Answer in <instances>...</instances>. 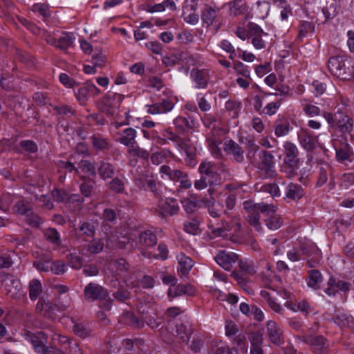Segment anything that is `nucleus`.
Returning <instances> with one entry per match:
<instances>
[{"instance_id":"f257e3e1","label":"nucleus","mask_w":354,"mask_h":354,"mask_svg":"<svg viewBox=\"0 0 354 354\" xmlns=\"http://www.w3.org/2000/svg\"><path fill=\"white\" fill-rule=\"evenodd\" d=\"M243 206L248 213L247 221L259 232L262 231V227L259 222V212L268 215L270 213H274L277 210V207L273 204L266 203H254L251 201H244Z\"/></svg>"},{"instance_id":"f03ea898","label":"nucleus","mask_w":354,"mask_h":354,"mask_svg":"<svg viewBox=\"0 0 354 354\" xmlns=\"http://www.w3.org/2000/svg\"><path fill=\"white\" fill-rule=\"evenodd\" d=\"M283 148L285 157L281 171L287 177L292 178L296 175L299 167V150L297 145L290 141L284 142Z\"/></svg>"},{"instance_id":"7ed1b4c3","label":"nucleus","mask_w":354,"mask_h":354,"mask_svg":"<svg viewBox=\"0 0 354 354\" xmlns=\"http://www.w3.org/2000/svg\"><path fill=\"white\" fill-rule=\"evenodd\" d=\"M21 335L27 342L32 344L35 351L39 354H65L60 349L53 346H46V337L41 331L33 333L25 330L22 332Z\"/></svg>"},{"instance_id":"20e7f679","label":"nucleus","mask_w":354,"mask_h":354,"mask_svg":"<svg viewBox=\"0 0 354 354\" xmlns=\"http://www.w3.org/2000/svg\"><path fill=\"white\" fill-rule=\"evenodd\" d=\"M322 115L330 127L337 129L342 133H351L353 130V119L346 115L329 112H323Z\"/></svg>"},{"instance_id":"39448f33","label":"nucleus","mask_w":354,"mask_h":354,"mask_svg":"<svg viewBox=\"0 0 354 354\" xmlns=\"http://www.w3.org/2000/svg\"><path fill=\"white\" fill-rule=\"evenodd\" d=\"M84 295L85 299L89 302L105 300L106 302L104 304V309L106 310L111 309V299L106 289L102 286L95 283H89L84 288Z\"/></svg>"},{"instance_id":"423d86ee","label":"nucleus","mask_w":354,"mask_h":354,"mask_svg":"<svg viewBox=\"0 0 354 354\" xmlns=\"http://www.w3.org/2000/svg\"><path fill=\"white\" fill-rule=\"evenodd\" d=\"M260 160L254 165L259 176L262 179L272 178L275 175L274 156L269 151L259 152Z\"/></svg>"},{"instance_id":"0eeeda50","label":"nucleus","mask_w":354,"mask_h":354,"mask_svg":"<svg viewBox=\"0 0 354 354\" xmlns=\"http://www.w3.org/2000/svg\"><path fill=\"white\" fill-rule=\"evenodd\" d=\"M126 239H128L127 243H130L131 247H151L156 245L157 241L156 234L150 230L136 232Z\"/></svg>"},{"instance_id":"6e6552de","label":"nucleus","mask_w":354,"mask_h":354,"mask_svg":"<svg viewBox=\"0 0 354 354\" xmlns=\"http://www.w3.org/2000/svg\"><path fill=\"white\" fill-rule=\"evenodd\" d=\"M299 250L301 254L308 257L307 266L310 268H314L322 259L321 250L317 246L310 241H303L299 242Z\"/></svg>"},{"instance_id":"1a4fd4ad","label":"nucleus","mask_w":354,"mask_h":354,"mask_svg":"<svg viewBox=\"0 0 354 354\" xmlns=\"http://www.w3.org/2000/svg\"><path fill=\"white\" fill-rule=\"evenodd\" d=\"M133 180L135 185L140 190L149 191L157 198L160 196L161 192L153 178L142 174L135 176Z\"/></svg>"},{"instance_id":"9d476101","label":"nucleus","mask_w":354,"mask_h":354,"mask_svg":"<svg viewBox=\"0 0 354 354\" xmlns=\"http://www.w3.org/2000/svg\"><path fill=\"white\" fill-rule=\"evenodd\" d=\"M190 77L196 89H205L210 82V71L207 68H193L190 72Z\"/></svg>"},{"instance_id":"9b49d317","label":"nucleus","mask_w":354,"mask_h":354,"mask_svg":"<svg viewBox=\"0 0 354 354\" xmlns=\"http://www.w3.org/2000/svg\"><path fill=\"white\" fill-rule=\"evenodd\" d=\"M100 92V89L90 82H86L74 91L76 99L81 104H84L90 97L97 95Z\"/></svg>"},{"instance_id":"f8f14e48","label":"nucleus","mask_w":354,"mask_h":354,"mask_svg":"<svg viewBox=\"0 0 354 354\" xmlns=\"http://www.w3.org/2000/svg\"><path fill=\"white\" fill-rule=\"evenodd\" d=\"M263 36H268V33L265 32L259 25L254 23L250 24L249 39L255 49L261 50L266 47V41L263 39Z\"/></svg>"},{"instance_id":"ddd939ff","label":"nucleus","mask_w":354,"mask_h":354,"mask_svg":"<svg viewBox=\"0 0 354 354\" xmlns=\"http://www.w3.org/2000/svg\"><path fill=\"white\" fill-rule=\"evenodd\" d=\"M179 211V205L176 199L167 198L165 200L158 201L156 212L162 217L171 216L176 214Z\"/></svg>"},{"instance_id":"4468645a","label":"nucleus","mask_w":354,"mask_h":354,"mask_svg":"<svg viewBox=\"0 0 354 354\" xmlns=\"http://www.w3.org/2000/svg\"><path fill=\"white\" fill-rule=\"evenodd\" d=\"M324 292L329 297H334L338 292H346L351 288V283L334 277H330L327 282Z\"/></svg>"},{"instance_id":"2eb2a0df","label":"nucleus","mask_w":354,"mask_h":354,"mask_svg":"<svg viewBox=\"0 0 354 354\" xmlns=\"http://www.w3.org/2000/svg\"><path fill=\"white\" fill-rule=\"evenodd\" d=\"M328 67L332 75L337 77L346 80L347 77V68L342 57H333L328 62Z\"/></svg>"},{"instance_id":"dca6fc26","label":"nucleus","mask_w":354,"mask_h":354,"mask_svg":"<svg viewBox=\"0 0 354 354\" xmlns=\"http://www.w3.org/2000/svg\"><path fill=\"white\" fill-rule=\"evenodd\" d=\"M136 137V130L132 127H127L116 133L115 140L127 147L129 150L137 144Z\"/></svg>"},{"instance_id":"f3484780","label":"nucleus","mask_w":354,"mask_h":354,"mask_svg":"<svg viewBox=\"0 0 354 354\" xmlns=\"http://www.w3.org/2000/svg\"><path fill=\"white\" fill-rule=\"evenodd\" d=\"M216 262L225 270H230L238 260V255L232 252L220 251L214 257Z\"/></svg>"},{"instance_id":"a211bd4d","label":"nucleus","mask_w":354,"mask_h":354,"mask_svg":"<svg viewBox=\"0 0 354 354\" xmlns=\"http://www.w3.org/2000/svg\"><path fill=\"white\" fill-rule=\"evenodd\" d=\"M202 202L209 215L214 218H220L223 214H227L223 203L219 201H216L212 197L204 198Z\"/></svg>"},{"instance_id":"6ab92c4d","label":"nucleus","mask_w":354,"mask_h":354,"mask_svg":"<svg viewBox=\"0 0 354 354\" xmlns=\"http://www.w3.org/2000/svg\"><path fill=\"white\" fill-rule=\"evenodd\" d=\"M297 137L300 145L308 151L314 150L318 142V137L314 136L307 129H301L297 133Z\"/></svg>"},{"instance_id":"aec40b11","label":"nucleus","mask_w":354,"mask_h":354,"mask_svg":"<svg viewBox=\"0 0 354 354\" xmlns=\"http://www.w3.org/2000/svg\"><path fill=\"white\" fill-rule=\"evenodd\" d=\"M267 335L269 341L276 346H280L284 342L283 331L274 321L267 322Z\"/></svg>"},{"instance_id":"412c9836","label":"nucleus","mask_w":354,"mask_h":354,"mask_svg":"<svg viewBox=\"0 0 354 354\" xmlns=\"http://www.w3.org/2000/svg\"><path fill=\"white\" fill-rule=\"evenodd\" d=\"M174 106L172 101L167 99L162 100L160 102L154 103L151 105H146L147 112L149 114H164L171 111Z\"/></svg>"},{"instance_id":"4be33fe9","label":"nucleus","mask_w":354,"mask_h":354,"mask_svg":"<svg viewBox=\"0 0 354 354\" xmlns=\"http://www.w3.org/2000/svg\"><path fill=\"white\" fill-rule=\"evenodd\" d=\"M333 168L328 163L322 164L319 168V176L317 182V186L322 187L324 185L328 179V176H330V182L329 185L331 186V188L334 187L335 185V179L333 175Z\"/></svg>"},{"instance_id":"5701e85b","label":"nucleus","mask_w":354,"mask_h":354,"mask_svg":"<svg viewBox=\"0 0 354 354\" xmlns=\"http://www.w3.org/2000/svg\"><path fill=\"white\" fill-rule=\"evenodd\" d=\"M299 338L302 342L312 346L317 351H320L328 346V340L322 335L314 337L312 335H303L299 336Z\"/></svg>"},{"instance_id":"b1692460","label":"nucleus","mask_w":354,"mask_h":354,"mask_svg":"<svg viewBox=\"0 0 354 354\" xmlns=\"http://www.w3.org/2000/svg\"><path fill=\"white\" fill-rule=\"evenodd\" d=\"M225 151L227 153H230L233 156V159L241 163L244 160V151L241 147L233 140H230L225 143Z\"/></svg>"},{"instance_id":"393cba45","label":"nucleus","mask_w":354,"mask_h":354,"mask_svg":"<svg viewBox=\"0 0 354 354\" xmlns=\"http://www.w3.org/2000/svg\"><path fill=\"white\" fill-rule=\"evenodd\" d=\"M220 10L221 9L216 6H211L207 5L201 14L203 23L207 27L212 26L220 12Z\"/></svg>"},{"instance_id":"a878e982","label":"nucleus","mask_w":354,"mask_h":354,"mask_svg":"<svg viewBox=\"0 0 354 354\" xmlns=\"http://www.w3.org/2000/svg\"><path fill=\"white\" fill-rule=\"evenodd\" d=\"M178 262V272L182 276H186L189 272L194 266L193 260L184 253H180L177 255Z\"/></svg>"},{"instance_id":"bb28decb","label":"nucleus","mask_w":354,"mask_h":354,"mask_svg":"<svg viewBox=\"0 0 354 354\" xmlns=\"http://www.w3.org/2000/svg\"><path fill=\"white\" fill-rule=\"evenodd\" d=\"M229 15L236 17L243 15L248 10V6L245 0H232L227 3Z\"/></svg>"},{"instance_id":"cd10ccee","label":"nucleus","mask_w":354,"mask_h":354,"mask_svg":"<svg viewBox=\"0 0 354 354\" xmlns=\"http://www.w3.org/2000/svg\"><path fill=\"white\" fill-rule=\"evenodd\" d=\"M175 155L173 152L167 148L160 149L151 155V161L152 164L158 165L165 161H168L174 158Z\"/></svg>"},{"instance_id":"c85d7f7f","label":"nucleus","mask_w":354,"mask_h":354,"mask_svg":"<svg viewBox=\"0 0 354 354\" xmlns=\"http://www.w3.org/2000/svg\"><path fill=\"white\" fill-rule=\"evenodd\" d=\"M160 173L163 179H168L172 181H178L185 176V172L179 169H172L168 165H162L160 167Z\"/></svg>"},{"instance_id":"c756f323","label":"nucleus","mask_w":354,"mask_h":354,"mask_svg":"<svg viewBox=\"0 0 354 354\" xmlns=\"http://www.w3.org/2000/svg\"><path fill=\"white\" fill-rule=\"evenodd\" d=\"M285 196L291 200H299L304 195V191L299 185L290 183L285 188Z\"/></svg>"},{"instance_id":"7c9ffc66","label":"nucleus","mask_w":354,"mask_h":354,"mask_svg":"<svg viewBox=\"0 0 354 354\" xmlns=\"http://www.w3.org/2000/svg\"><path fill=\"white\" fill-rule=\"evenodd\" d=\"M333 319L335 323L340 327L348 326L349 328H354V319L348 314L337 310L336 311Z\"/></svg>"},{"instance_id":"2f4dec72","label":"nucleus","mask_w":354,"mask_h":354,"mask_svg":"<svg viewBox=\"0 0 354 354\" xmlns=\"http://www.w3.org/2000/svg\"><path fill=\"white\" fill-rule=\"evenodd\" d=\"M75 40V37L73 33L68 32H62L61 35L58 37L57 48L62 50H66L71 47Z\"/></svg>"},{"instance_id":"473e14b6","label":"nucleus","mask_w":354,"mask_h":354,"mask_svg":"<svg viewBox=\"0 0 354 354\" xmlns=\"http://www.w3.org/2000/svg\"><path fill=\"white\" fill-rule=\"evenodd\" d=\"M335 151L337 160L339 162L349 160L351 156L353 155L352 149L346 142L342 143L338 148L335 149Z\"/></svg>"},{"instance_id":"72a5a7b5","label":"nucleus","mask_w":354,"mask_h":354,"mask_svg":"<svg viewBox=\"0 0 354 354\" xmlns=\"http://www.w3.org/2000/svg\"><path fill=\"white\" fill-rule=\"evenodd\" d=\"M91 140L96 150H109L111 147L109 140L100 134H94L91 137Z\"/></svg>"},{"instance_id":"f704fd0d","label":"nucleus","mask_w":354,"mask_h":354,"mask_svg":"<svg viewBox=\"0 0 354 354\" xmlns=\"http://www.w3.org/2000/svg\"><path fill=\"white\" fill-rule=\"evenodd\" d=\"M97 172L100 178L103 180L111 178L115 174V168L110 162L100 161L97 168Z\"/></svg>"},{"instance_id":"c9c22d12","label":"nucleus","mask_w":354,"mask_h":354,"mask_svg":"<svg viewBox=\"0 0 354 354\" xmlns=\"http://www.w3.org/2000/svg\"><path fill=\"white\" fill-rule=\"evenodd\" d=\"M323 277L321 272L317 270H310L308 271V278L307 285L308 287L317 290L319 288V284L322 282Z\"/></svg>"},{"instance_id":"e433bc0d","label":"nucleus","mask_w":354,"mask_h":354,"mask_svg":"<svg viewBox=\"0 0 354 354\" xmlns=\"http://www.w3.org/2000/svg\"><path fill=\"white\" fill-rule=\"evenodd\" d=\"M198 171L206 177L214 176L216 174V165L211 161H203L198 167Z\"/></svg>"},{"instance_id":"4c0bfd02","label":"nucleus","mask_w":354,"mask_h":354,"mask_svg":"<svg viewBox=\"0 0 354 354\" xmlns=\"http://www.w3.org/2000/svg\"><path fill=\"white\" fill-rule=\"evenodd\" d=\"M207 142L208 147L210 150L212 155L216 158H221L222 156V152L218 145L221 144V142L216 138H213L212 136H207L206 138Z\"/></svg>"},{"instance_id":"58836bf2","label":"nucleus","mask_w":354,"mask_h":354,"mask_svg":"<svg viewBox=\"0 0 354 354\" xmlns=\"http://www.w3.org/2000/svg\"><path fill=\"white\" fill-rule=\"evenodd\" d=\"M29 297L32 301H35L39 298V295L42 292L41 282L37 279H32L30 281L29 286Z\"/></svg>"},{"instance_id":"ea45409f","label":"nucleus","mask_w":354,"mask_h":354,"mask_svg":"<svg viewBox=\"0 0 354 354\" xmlns=\"http://www.w3.org/2000/svg\"><path fill=\"white\" fill-rule=\"evenodd\" d=\"M301 105L303 111L309 117L318 116L322 113L321 109L318 106L310 103L308 100H303L301 101Z\"/></svg>"},{"instance_id":"a19ab883","label":"nucleus","mask_w":354,"mask_h":354,"mask_svg":"<svg viewBox=\"0 0 354 354\" xmlns=\"http://www.w3.org/2000/svg\"><path fill=\"white\" fill-rule=\"evenodd\" d=\"M127 153L131 156H136L144 160H148L149 158H151L149 153L146 149L140 147L138 143L134 145L133 147L129 148Z\"/></svg>"},{"instance_id":"79ce46f5","label":"nucleus","mask_w":354,"mask_h":354,"mask_svg":"<svg viewBox=\"0 0 354 354\" xmlns=\"http://www.w3.org/2000/svg\"><path fill=\"white\" fill-rule=\"evenodd\" d=\"M5 281L6 283V286H8L9 283H10L14 288V291H12L11 289L7 290V293L10 294L11 297H15L17 295L18 291H19L21 289V284L19 280L17 278L15 277L14 276L9 274L6 276Z\"/></svg>"},{"instance_id":"37998d69","label":"nucleus","mask_w":354,"mask_h":354,"mask_svg":"<svg viewBox=\"0 0 354 354\" xmlns=\"http://www.w3.org/2000/svg\"><path fill=\"white\" fill-rule=\"evenodd\" d=\"M46 239L56 246L61 244L60 234L55 228H48L44 232Z\"/></svg>"},{"instance_id":"c03bdc74","label":"nucleus","mask_w":354,"mask_h":354,"mask_svg":"<svg viewBox=\"0 0 354 354\" xmlns=\"http://www.w3.org/2000/svg\"><path fill=\"white\" fill-rule=\"evenodd\" d=\"M184 230L190 234L196 235L200 233L199 222L196 219L186 221L183 224Z\"/></svg>"},{"instance_id":"a18cd8bd","label":"nucleus","mask_w":354,"mask_h":354,"mask_svg":"<svg viewBox=\"0 0 354 354\" xmlns=\"http://www.w3.org/2000/svg\"><path fill=\"white\" fill-rule=\"evenodd\" d=\"M96 227L97 224L93 221L84 222L80 225V231L83 234L92 237L95 233Z\"/></svg>"},{"instance_id":"49530a36","label":"nucleus","mask_w":354,"mask_h":354,"mask_svg":"<svg viewBox=\"0 0 354 354\" xmlns=\"http://www.w3.org/2000/svg\"><path fill=\"white\" fill-rule=\"evenodd\" d=\"M196 11H190L189 9L183 8V17L184 21L191 25H196L198 23L199 17Z\"/></svg>"},{"instance_id":"de8ad7c7","label":"nucleus","mask_w":354,"mask_h":354,"mask_svg":"<svg viewBox=\"0 0 354 354\" xmlns=\"http://www.w3.org/2000/svg\"><path fill=\"white\" fill-rule=\"evenodd\" d=\"M265 223L271 230H278L283 224L282 218L279 215H272L265 220Z\"/></svg>"},{"instance_id":"09e8293b","label":"nucleus","mask_w":354,"mask_h":354,"mask_svg":"<svg viewBox=\"0 0 354 354\" xmlns=\"http://www.w3.org/2000/svg\"><path fill=\"white\" fill-rule=\"evenodd\" d=\"M109 189L115 194H122L125 191V185L122 180L115 177L109 183Z\"/></svg>"},{"instance_id":"8fccbe9b","label":"nucleus","mask_w":354,"mask_h":354,"mask_svg":"<svg viewBox=\"0 0 354 354\" xmlns=\"http://www.w3.org/2000/svg\"><path fill=\"white\" fill-rule=\"evenodd\" d=\"M200 94L197 95V102L200 110L203 112H207L211 109V104L209 99L211 97L210 94L206 93L205 95L200 97Z\"/></svg>"},{"instance_id":"3c124183","label":"nucleus","mask_w":354,"mask_h":354,"mask_svg":"<svg viewBox=\"0 0 354 354\" xmlns=\"http://www.w3.org/2000/svg\"><path fill=\"white\" fill-rule=\"evenodd\" d=\"M113 300L119 302H125L130 299L131 294L127 290L120 288L112 293Z\"/></svg>"},{"instance_id":"603ef678","label":"nucleus","mask_w":354,"mask_h":354,"mask_svg":"<svg viewBox=\"0 0 354 354\" xmlns=\"http://www.w3.org/2000/svg\"><path fill=\"white\" fill-rule=\"evenodd\" d=\"M261 191L270 194L272 197H277L281 195L279 187L275 183L263 185L261 188Z\"/></svg>"},{"instance_id":"864d4df0","label":"nucleus","mask_w":354,"mask_h":354,"mask_svg":"<svg viewBox=\"0 0 354 354\" xmlns=\"http://www.w3.org/2000/svg\"><path fill=\"white\" fill-rule=\"evenodd\" d=\"M192 123V121L184 117H177L174 120V124L179 131H184L186 128H191Z\"/></svg>"},{"instance_id":"5fc2aeb1","label":"nucleus","mask_w":354,"mask_h":354,"mask_svg":"<svg viewBox=\"0 0 354 354\" xmlns=\"http://www.w3.org/2000/svg\"><path fill=\"white\" fill-rule=\"evenodd\" d=\"M146 323L153 330L160 329L162 327L163 319L154 314L147 318Z\"/></svg>"},{"instance_id":"6e6d98bb","label":"nucleus","mask_w":354,"mask_h":354,"mask_svg":"<svg viewBox=\"0 0 354 354\" xmlns=\"http://www.w3.org/2000/svg\"><path fill=\"white\" fill-rule=\"evenodd\" d=\"M74 333L82 339L88 337L91 334V330L81 324H75L73 326Z\"/></svg>"},{"instance_id":"4d7b16f0","label":"nucleus","mask_w":354,"mask_h":354,"mask_svg":"<svg viewBox=\"0 0 354 354\" xmlns=\"http://www.w3.org/2000/svg\"><path fill=\"white\" fill-rule=\"evenodd\" d=\"M126 322L129 325L136 328H142L145 326L142 320L131 313L126 314Z\"/></svg>"},{"instance_id":"13d9d810","label":"nucleus","mask_w":354,"mask_h":354,"mask_svg":"<svg viewBox=\"0 0 354 354\" xmlns=\"http://www.w3.org/2000/svg\"><path fill=\"white\" fill-rule=\"evenodd\" d=\"M15 212L21 215H26L31 211V206L27 202L24 201H19L15 205Z\"/></svg>"},{"instance_id":"bf43d9fd","label":"nucleus","mask_w":354,"mask_h":354,"mask_svg":"<svg viewBox=\"0 0 354 354\" xmlns=\"http://www.w3.org/2000/svg\"><path fill=\"white\" fill-rule=\"evenodd\" d=\"M185 154L186 155L185 158L186 164L191 167H195L197 164L195 149L190 147L189 149H187Z\"/></svg>"},{"instance_id":"052dcab7","label":"nucleus","mask_w":354,"mask_h":354,"mask_svg":"<svg viewBox=\"0 0 354 354\" xmlns=\"http://www.w3.org/2000/svg\"><path fill=\"white\" fill-rule=\"evenodd\" d=\"M290 131V124L288 122H280L276 124L274 134L277 137L287 135Z\"/></svg>"},{"instance_id":"680f3d73","label":"nucleus","mask_w":354,"mask_h":354,"mask_svg":"<svg viewBox=\"0 0 354 354\" xmlns=\"http://www.w3.org/2000/svg\"><path fill=\"white\" fill-rule=\"evenodd\" d=\"M51 195L55 201L66 204L68 193L65 190L55 189Z\"/></svg>"},{"instance_id":"e2e57ef3","label":"nucleus","mask_w":354,"mask_h":354,"mask_svg":"<svg viewBox=\"0 0 354 354\" xmlns=\"http://www.w3.org/2000/svg\"><path fill=\"white\" fill-rule=\"evenodd\" d=\"M322 12L326 19L333 18L336 14V3L335 0H332L331 3L322 8Z\"/></svg>"},{"instance_id":"0e129e2a","label":"nucleus","mask_w":354,"mask_h":354,"mask_svg":"<svg viewBox=\"0 0 354 354\" xmlns=\"http://www.w3.org/2000/svg\"><path fill=\"white\" fill-rule=\"evenodd\" d=\"M246 148L248 150L247 158L252 162V158L259 149V147L252 139H249L246 142Z\"/></svg>"},{"instance_id":"69168bd1","label":"nucleus","mask_w":354,"mask_h":354,"mask_svg":"<svg viewBox=\"0 0 354 354\" xmlns=\"http://www.w3.org/2000/svg\"><path fill=\"white\" fill-rule=\"evenodd\" d=\"M234 342L237 346L238 354H246L248 352V344L244 337L238 335L235 337Z\"/></svg>"},{"instance_id":"338daca9","label":"nucleus","mask_w":354,"mask_h":354,"mask_svg":"<svg viewBox=\"0 0 354 354\" xmlns=\"http://www.w3.org/2000/svg\"><path fill=\"white\" fill-rule=\"evenodd\" d=\"M68 266L73 269L79 270L82 266V259L76 254H71L68 257Z\"/></svg>"},{"instance_id":"774afa93","label":"nucleus","mask_w":354,"mask_h":354,"mask_svg":"<svg viewBox=\"0 0 354 354\" xmlns=\"http://www.w3.org/2000/svg\"><path fill=\"white\" fill-rule=\"evenodd\" d=\"M311 89L315 96H319L326 91V85L323 82L315 80L311 84Z\"/></svg>"}]
</instances>
